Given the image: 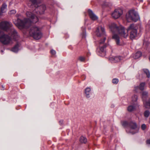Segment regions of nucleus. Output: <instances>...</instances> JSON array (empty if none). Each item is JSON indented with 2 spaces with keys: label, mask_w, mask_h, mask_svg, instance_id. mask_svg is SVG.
<instances>
[{
  "label": "nucleus",
  "mask_w": 150,
  "mask_h": 150,
  "mask_svg": "<svg viewBox=\"0 0 150 150\" xmlns=\"http://www.w3.org/2000/svg\"><path fill=\"white\" fill-rule=\"evenodd\" d=\"M110 28L112 32H118L119 35L125 38H127L128 35V31H130V37L132 39H133L137 36V27L134 24H131L125 30L124 28L122 25L117 26L115 23H112L110 26Z\"/></svg>",
  "instance_id": "f257e3e1"
},
{
  "label": "nucleus",
  "mask_w": 150,
  "mask_h": 150,
  "mask_svg": "<svg viewBox=\"0 0 150 150\" xmlns=\"http://www.w3.org/2000/svg\"><path fill=\"white\" fill-rule=\"evenodd\" d=\"M27 16L29 18H25L23 21L17 19L13 20L14 23L19 29H22L28 27L30 24L35 23L38 21L37 17L30 11L26 12Z\"/></svg>",
  "instance_id": "f03ea898"
},
{
  "label": "nucleus",
  "mask_w": 150,
  "mask_h": 150,
  "mask_svg": "<svg viewBox=\"0 0 150 150\" xmlns=\"http://www.w3.org/2000/svg\"><path fill=\"white\" fill-rule=\"evenodd\" d=\"M12 24L11 23L6 21L0 23V28L5 31H9L14 39L16 40L19 36L16 30L13 28H11Z\"/></svg>",
  "instance_id": "7ed1b4c3"
},
{
  "label": "nucleus",
  "mask_w": 150,
  "mask_h": 150,
  "mask_svg": "<svg viewBox=\"0 0 150 150\" xmlns=\"http://www.w3.org/2000/svg\"><path fill=\"white\" fill-rule=\"evenodd\" d=\"M29 34L36 40L40 39L42 36L40 28L36 25L32 26L30 27Z\"/></svg>",
  "instance_id": "20e7f679"
},
{
  "label": "nucleus",
  "mask_w": 150,
  "mask_h": 150,
  "mask_svg": "<svg viewBox=\"0 0 150 150\" xmlns=\"http://www.w3.org/2000/svg\"><path fill=\"white\" fill-rule=\"evenodd\" d=\"M139 18L138 13L133 10L129 11L126 15V19L129 22L131 21L136 22Z\"/></svg>",
  "instance_id": "39448f33"
},
{
  "label": "nucleus",
  "mask_w": 150,
  "mask_h": 150,
  "mask_svg": "<svg viewBox=\"0 0 150 150\" xmlns=\"http://www.w3.org/2000/svg\"><path fill=\"white\" fill-rule=\"evenodd\" d=\"M105 39L106 38L104 37L103 39L99 41L98 43L99 46L98 50L99 53V55L102 57L105 56L106 54V51L105 48L106 47V45L104 44Z\"/></svg>",
  "instance_id": "423d86ee"
},
{
  "label": "nucleus",
  "mask_w": 150,
  "mask_h": 150,
  "mask_svg": "<svg viewBox=\"0 0 150 150\" xmlns=\"http://www.w3.org/2000/svg\"><path fill=\"white\" fill-rule=\"evenodd\" d=\"M34 6L35 8V11L37 13L38 12V13L40 14H43L46 9V6L44 4L40 5L38 3Z\"/></svg>",
  "instance_id": "0eeeda50"
},
{
  "label": "nucleus",
  "mask_w": 150,
  "mask_h": 150,
  "mask_svg": "<svg viewBox=\"0 0 150 150\" xmlns=\"http://www.w3.org/2000/svg\"><path fill=\"white\" fill-rule=\"evenodd\" d=\"M123 14V11L120 8L116 9L112 13V16L114 19L119 18Z\"/></svg>",
  "instance_id": "6e6552de"
},
{
  "label": "nucleus",
  "mask_w": 150,
  "mask_h": 150,
  "mask_svg": "<svg viewBox=\"0 0 150 150\" xmlns=\"http://www.w3.org/2000/svg\"><path fill=\"white\" fill-rule=\"evenodd\" d=\"M105 30L103 27L99 26L96 30V33L97 36L100 37L103 36L105 34Z\"/></svg>",
  "instance_id": "1a4fd4ad"
},
{
  "label": "nucleus",
  "mask_w": 150,
  "mask_h": 150,
  "mask_svg": "<svg viewBox=\"0 0 150 150\" xmlns=\"http://www.w3.org/2000/svg\"><path fill=\"white\" fill-rule=\"evenodd\" d=\"M130 127L132 130H134L135 131L132 132V134H134L137 132L139 130V129L137 127V125L135 122H131L129 124Z\"/></svg>",
  "instance_id": "9d476101"
},
{
  "label": "nucleus",
  "mask_w": 150,
  "mask_h": 150,
  "mask_svg": "<svg viewBox=\"0 0 150 150\" xmlns=\"http://www.w3.org/2000/svg\"><path fill=\"white\" fill-rule=\"evenodd\" d=\"M123 57L120 56L111 57L110 58V60L112 62H119L123 59Z\"/></svg>",
  "instance_id": "9b49d317"
},
{
  "label": "nucleus",
  "mask_w": 150,
  "mask_h": 150,
  "mask_svg": "<svg viewBox=\"0 0 150 150\" xmlns=\"http://www.w3.org/2000/svg\"><path fill=\"white\" fill-rule=\"evenodd\" d=\"M88 13L90 18L93 20H96L98 19V17L90 9H88Z\"/></svg>",
  "instance_id": "f8f14e48"
},
{
  "label": "nucleus",
  "mask_w": 150,
  "mask_h": 150,
  "mask_svg": "<svg viewBox=\"0 0 150 150\" xmlns=\"http://www.w3.org/2000/svg\"><path fill=\"white\" fill-rule=\"evenodd\" d=\"M85 93L86 94V96L87 98H90L92 94V92L91 90V88L89 87L86 88L85 89Z\"/></svg>",
  "instance_id": "ddd939ff"
},
{
  "label": "nucleus",
  "mask_w": 150,
  "mask_h": 150,
  "mask_svg": "<svg viewBox=\"0 0 150 150\" xmlns=\"http://www.w3.org/2000/svg\"><path fill=\"white\" fill-rule=\"evenodd\" d=\"M112 38L115 40L116 44L117 45H121L120 42V38L118 35L116 34L112 36Z\"/></svg>",
  "instance_id": "4468645a"
},
{
  "label": "nucleus",
  "mask_w": 150,
  "mask_h": 150,
  "mask_svg": "<svg viewBox=\"0 0 150 150\" xmlns=\"http://www.w3.org/2000/svg\"><path fill=\"white\" fill-rule=\"evenodd\" d=\"M145 86V82H142L140 83L139 86L135 87V89H137L138 88H139L141 90H143Z\"/></svg>",
  "instance_id": "2eb2a0df"
},
{
  "label": "nucleus",
  "mask_w": 150,
  "mask_h": 150,
  "mask_svg": "<svg viewBox=\"0 0 150 150\" xmlns=\"http://www.w3.org/2000/svg\"><path fill=\"white\" fill-rule=\"evenodd\" d=\"M142 55V53L140 52H138L135 53L133 57L135 59H137L141 57Z\"/></svg>",
  "instance_id": "dca6fc26"
},
{
  "label": "nucleus",
  "mask_w": 150,
  "mask_h": 150,
  "mask_svg": "<svg viewBox=\"0 0 150 150\" xmlns=\"http://www.w3.org/2000/svg\"><path fill=\"white\" fill-rule=\"evenodd\" d=\"M80 141L81 143H86L87 142V139L86 137L81 136L80 139Z\"/></svg>",
  "instance_id": "f3484780"
},
{
  "label": "nucleus",
  "mask_w": 150,
  "mask_h": 150,
  "mask_svg": "<svg viewBox=\"0 0 150 150\" xmlns=\"http://www.w3.org/2000/svg\"><path fill=\"white\" fill-rule=\"evenodd\" d=\"M136 106L135 105H130L127 108V110L129 112L134 111L135 109Z\"/></svg>",
  "instance_id": "a211bd4d"
},
{
  "label": "nucleus",
  "mask_w": 150,
  "mask_h": 150,
  "mask_svg": "<svg viewBox=\"0 0 150 150\" xmlns=\"http://www.w3.org/2000/svg\"><path fill=\"white\" fill-rule=\"evenodd\" d=\"M148 93L146 91H144L143 92L142 94V98L144 102H145L144 100H146V98L147 97Z\"/></svg>",
  "instance_id": "6ab92c4d"
},
{
  "label": "nucleus",
  "mask_w": 150,
  "mask_h": 150,
  "mask_svg": "<svg viewBox=\"0 0 150 150\" xmlns=\"http://www.w3.org/2000/svg\"><path fill=\"white\" fill-rule=\"evenodd\" d=\"M19 47V45L17 44L12 49V51L13 52H17L18 50V47Z\"/></svg>",
  "instance_id": "aec40b11"
},
{
  "label": "nucleus",
  "mask_w": 150,
  "mask_h": 150,
  "mask_svg": "<svg viewBox=\"0 0 150 150\" xmlns=\"http://www.w3.org/2000/svg\"><path fill=\"white\" fill-rule=\"evenodd\" d=\"M6 7L7 5L5 4H4L2 5L1 10H0L2 13H4L5 12V10L6 9Z\"/></svg>",
  "instance_id": "412c9836"
},
{
  "label": "nucleus",
  "mask_w": 150,
  "mask_h": 150,
  "mask_svg": "<svg viewBox=\"0 0 150 150\" xmlns=\"http://www.w3.org/2000/svg\"><path fill=\"white\" fill-rule=\"evenodd\" d=\"M144 73L146 74L148 78H149L150 76V72L149 70L146 69H144L143 70Z\"/></svg>",
  "instance_id": "4be33fe9"
},
{
  "label": "nucleus",
  "mask_w": 150,
  "mask_h": 150,
  "mask_svg": "<svg viewBox=\"0 0 150 150\" xmlns=\"http://www.w3.org/2000/svg\"><path fill=\"white\" fill-rule=\"evenodd\" d=\"M144 103L145 107L147 108L150 107V99L148 102H144Z\"/></svg>",
  "instance_id": "5701e85b"
},
{
  "label": "nucleus",
  "mask_w": 150,
  "mask_h": 150,
  "mask_svg": "<svg viewBox=\"0 0 150 150\" xmlns=\"http://www.w3.org/2000/svg\"><path fill=\"white\" fill-rule=\"evenodd\" d=\"M29 1L31 2L33 4L32 5V7L34 6L35 4L38 3H37V0H29Z\"/></svg>",
  "instance_id": "b1692460"
},
{
  "label": "nucleus",
  "mask_w": 150,
  "mask_h": 150,
  "mask_svg": "<svg viewBox=\"0 0 150 150\" xmlns=\"http://www.w3.org/2000/svg\"><path fill=\"white\" fill-rule=\"evenodd\" d=\"M112 6V4L108 2H105L104 3L103 6L105 7H110Z\"/></svg>",
  "instance_id": "393cba45"
},
{
  "label": "nucleus",
  "mask_w": 150,
  "mask_h": 150,
  "mask_svg": "<svg viewBox=\"0 0 150 150\" xmlns=\"http://www.w3.org/2000/svg\"><path fill=\"white\" fill-rule=\"evenodd\" d=\"M149 115L150 112L148 110H146L144 112V115L145 117H148Z\"/></svg>",
  "instance_id": "a878e982"
},
{
  "label": "nucleus",
  "mask_w": 150,
  "mask_h": 150,
  "mask_svg": "<svg viewBox=\"0 0 150 150\" xmlns=\"http://www.w3.org/2000/svg\"><path fill=\"white\" fill-rule=\"evenodd\" d=\"M132 101L135 102L137 101V96L136 95H134L132 97Z\"/></svg>",
  "instance_id": "bb28decb"
},
{
  "label": "nucleus",
  "mask_w": 150,
  "mask_h": 150,
  "mask_svg": "<svg viewBox=\"0 0 150 150\" xmlns=\"http://www.w3.org/2000/svg\"><path fill=\"white\" fill-rule=\"evenodd\" d=\"M118 80L117 79H114L112 80V83L115 84H117L118 82Z\"/></svg>",
  "instance_id": "cd10ccee"
},
{
  "label": "nucleus",
  "mask_w": 150,
  "mask_h": 150,
  "mask_svg": "<svg viewBox=\"0 0 150 150\" xmlns=\"http://www.w3.org/2000/svg\"><path fill=\"white\" fill-rule=\"evenodd\" d=\"M146 128V125L144 124H143L142 125L141 128L142 130H144Z\"/></svg>",
  "instance_id": "c85d7f7f"
},
{
  "label": "nucleus",
  "mask_w": 150,
  "mask_h": 150,
  "mask_svg": "<svg viewBox=\"0 0 150 150\" xmlns=\"http://www.w3.org/2000/svg\"><path fill=\"white\" fill-rule=\"evenodd\" d=\"M79 59L80 61L83 62L85 60V58L82 57H79Z\"/></svg>",
  "instance_id": "c756f323"
},
{
  "label": "nucleus",
  "mask_w": 150,
  "mask_h": 150,
  "mask_svg": "<svg viewBox=\"0 0 150 150\" xmlns=\"http://www.w3.org/2000/svg\"><path fill=\"white\" fill-rule=\"evenodd\" d=\"M51 53L52 55H54L56 54V52L54 50H51Z\"/></svg>",
  "instance_id": "7c9ffc66"
},
{
  "label": "nucleus",
  "mask_w": 150,
  "mask_h": 150,
  "mask_svg": "<svg viewBox=\"0 0 150 150\" xmlns=\"http://www.w3.org/2000/svg\"><path fill=\"white\" fill-rule=\"evenodd\" d=\"M16 13V11L14 10H11L10 11V14H15Z\"/></svg>",
  "instance_id": "2f4dec72"
},
{
  "label": "nucleus",
  "mask_w": 150,
  "mask_h": 150,
  "mask_svg": "<svg viewBox=\"0 0 150 150\" xmlns=\"http://www.w3.org/2000/svg\"><path fill=\"white\" fill-rule=\"evenodd\" d=\"M127 124V122L126 121H124L122 122V125L124 126H125Z\"/></svg>",
  "instance_id": "473e14b6"
},
{
  "label": "nucleus",
  "mask_w": 150,
  "mask_h": 150,
  "mask_svg": "<svg viewBox=\"0 0 150 150\" xmlns=\"http://www.w3.org/2000/svg\"><path fill=\"white\" fill-rule=\"evenodd\" d=\"M146 143L147 144H150V138L147 140Z\"/></svg>",
  "instance_id": "72a5a7b5"
},
{
  "label": "nucleus",
  "mask_w": 150,
  "mask_h": 150,
  "mask_svg": "<svg viewBox=\"0 0 150 150\" xmlns=\"http://www.w3.org/2000/svg\"><path fill=\"white\" fill-rule=\"evenodd\" d=\"M2 13L1 12V11L0 10V16L1 15L2 13Z\"/></svg>",
  "instance_id": "f704fd0d"
},
{
  "label": "nucleus",
  "mask_w": 150,
  "mask_h": 150,
  "mask_svg": "<svg viewBox=\"0 0 150 150\" xmlns=\"http://www.w3.org/2000/svg\"><path fill=\"white\" fill-rule=\"evenodd\" d=\"M149 61H150V56L149 57Z\"/></svg>",
  "instance_id": "c9c22d12"
},
{
  "label": "nucleus",
  "mask_w": 150,
  "mask_h": 150,
  "mask_svg": "<svg viewBox=\"0 0 150 150\" xmlns=\"http://www.w3.org/2000/svg\"><path fill=\"white\" fill-rule=\"evenodd\" d=\"M149 87L150 88V83L149 84Z\"/></svg>",
  "instance_id": "e433bc0d"
},
{
  "label": "nucleus",
  "mask_w": 150,
  "mask_h": 150,
  "mask_svg": "<svg viewBox=\"0 0 150 150\" xmlns=\"http://www.w3.org/2000/svg\"><path fill=\"white\" fill-rule=\"evenodd\" d=\"M109 47L110 48H111V47L110 46H109Z\"/></svg>",
  "instance_id": "4c0bfd02"
},
{
  "label": "nucleus",
  "mask_w": 150,
  "mask_h": 150,
  "mask_svg": "<svg viewBox=\"0 0 150 150\" xmlns=\"http://www.w3.org/2000/svg\"><path fill=\"white\" fill-rule=\"evenodd\" d=\"M140 0L142 2L143 1V0Z\"/></svg>",
  "instance_id": "58836bf2"
},
{
  "label": "nucleus",
  "mask_w": 150,
  "mask_h": 150,
  "mask_svg": "<svg viewBox=\"0 0 150 150\" xmlns=\"http://www.w3.org/2000/svg\"><path fill=\"white\" fill-rule=\"evenodd\" d=\"M61 122H62V123L63 122V121H62Z\"/></svg>",
  "instance_id": "ea45409f"
},
{
  "label": "nucleus",
  "mask_w": 150,
  "mask_h": 150,
  "mask_svg": "<svg viewBox=\"0 0 150 150\" xmlns=\"http://www.w3.org/2000/svg\"><path fill=\"white\" fill-rule=\"evenodd\" d=\"M33 12L34 13V11H33Z\"/></svg>",
  "instance_id": "a19ab883"
}]
</instances>
